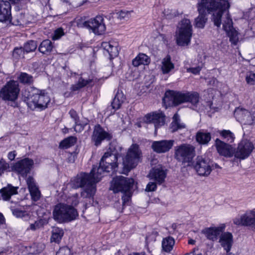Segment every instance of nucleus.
Segmentation results:
<instances>
[{
	"instance_id": "obj_1",
	"label": "nucleus",
	"mask_w": 255,
	"mask_h": 255,
	"mask_svg": "<svg viewBox=\"0 0 255 255\" xmlns=\"http://www.w3.org/2000/svg\"><path fill=\"white\" fill-rule=\"evenodd\" d=\"M96 168L93 167L89 174L81 173L71 180L70 185L72 188L85 187L81 193L83 198L93 197L96 192L95 184L99 181L96 178Z\"/></svg>"
},
{
	"instance_id": "obj_2",
	"label": "nucleus",
	"mask_w": 255,
	"mask_h": 255,
	"mask_svg": "<svg viewBox=\"0 0 255 255\" xmlns=\"http://www.w3.org/2000/svg\"><path fill=\"white\" fill-rule=\"evenodd\" d=\"M199 95L197 92L180 93L173 91L165 92L163 102L168 106H177L182 103L190 102L195 106L199 102Z\"/></svg>"
},
{
	"instance_id": "obj_3",
	"label": "nucleus",
	"mask_w": 255,
	"mask_h": 255,
	"mask_svg": "<svg viewBox=\"0 0 255 255\" xmlns=\"http://www.w3.org/2000/svg\"><path fill=\"white\" fill-rule=\"evenodd\" d=\"M134 180L123 176H117L113 178L111 189L115 193L121 192L123 194L122 197L123 205H128L132 196L131 189L133 186Z\"/></svg>"
},
{
	"instance_id": "obj_4",
	"label": "nucleus",
	"mask_w": 255,
	"mask_h": 255,
	"mask_svg": "<svg viewBox=\"0 0 255 255\" xmlns=\"http://www.w3.org/2000/svg\"><path fill=\"white\" fill-rule=\"evenodd\" d=\"M53 216L55 221L59 223H63L75 220L78 216V214L73 206L59 203L55 206Z\"/></svg>"
},
{
	"instance_id": "obj_5",
	"label": "nucleus",
	"mask_w": 255,
	"mask_h": 255,
	"mask_svg": "<svg viewBox=\"0 0 255 255\" xmlns=\"http://www.w3.org/2000/svg\"><path fill=\"white\" fill-rule=\"evenodd\" d=\"M50 101V98L44 90L33 88L28 98V105L32 109L43 110L47 107Z\"/></svg>"
},
{
	"instance_id": "obj_6",
	"label": "nucleus",
	"mask_w": 255,
	"mask_h": 255,
	"mask_svg": "<svg viewBox=\"0 0 255 255\" xmlns=\"http://www.w3.org/2000/svg\"><path fill=\"white\" fill-rule=\"evenodd\" d=\"M192 25L189 19L184 18L179 23L176 31V42L179 46H187L190 43Z\"/></svg>"
},
{
	"instance_id": "obj_7",
	"label": "nucleus",
	"mask_w": 255,
	"mask_h": 255,
	"mask_svg": "<svg viewBox=\"0 0 255 255\" xmlns=\"http://www.w3.org/2000/svg\"><path fill=\"white\" fill-rule=\"evenodd\" d=\"M118 158L116 155H114L110 153L109 151L105 153L102 157L99 166L96 170V178L100 181L102 177V174L104 172H110L111 171L114 172L116 171L117 167Z\"/></svg>"
},
{
	"instance_id": "obj_8",
	"label": "nucleus",
	"mask_w": 255,
	"mask_h": 255,
	"mask_svg": "<svg viewBox=\"0 0 255 255\" xmlns=\"http://www.w3.org/2000/svg\"><path fill=\"white\" fill-rule=\"evenodd\" d=\"M20 88L18 81L10 80L0 89V99L5 102H14L18 99Z\"/></svg>"
},
{
	"instance_id": "obj_9",
	"label": "nucleus",
	"mask_w": 255,
	"mask_h": 255,
	"mask_svg": "<svg viewBox=\"0 0 255 255\" xmlns=\"http://www.w3.org/2000/svg\"><path fill=\"white\" fill-rule=\"evenodd\" d=\"M195 156V148L190 144H182L175 149V157L183 163L190 162Z\"/></svg>"
},
{
	"instance_id": "obj_10",
	"label": "nucleus",
	"mask_w": 255,
	"mask_h": 255,
	"mask_svg": "<svg viewBox=\"0 0 255 255\" xmlns=\"http://www.w3.org/2000/svg\"><path fill=\"white\" fill-rule=\"evenodd\" d=\"M141 154L139 146L136 144H132L123 161L125 167L128 170L135 167L139 161Z\"/></svg>"
},
{
	"instance_id": "obj_11",
	"label": "nucleus",
	"mask_w": 255,
	"mask_h": 255,
	"mask_svg": "<svg viewBox=\"0 0 255 255\" xmlns=\"http://www.w3.org/2000/svg\"><path fill=\"white\" fill-rule=\"evenodd\" d=\"M194 167L199 175L208 176L211 173L214 166L209 160L198 156L195 159Z\"/></svg>"
},
{
	"instance_id": "obj_12",
	"label": "nucleus",
	"mask_w": 255,
	"mask_h": 255,
	"mask_svg": "<svg viewBox=\"0 0 255 255\" xmlns=\"http://www.w3.org/2000/svg\"><path fill=\"white\" fill-rule=\"evenodd\" d=\"M104 19L101 16H97L94 18H91L83 23L84 27L92 30L97 35H101L106 30V26L104 24Z\"/></svg>"
},
{
	"instance_id": "obj_13",
	"label": "nucleus",
	"mask_w": 255,
	"mask_h": 255,
	"mask_svg": "<svg viewBox=\"0 0 255 255\" xmlns=\"http://www.w3.org/2000/svg\"><path fill=\"white\" fill-rule=\"evenodd\" d=\"M254 149L253 143L247 139L242 140L239 144L234 154L236 158L243 160L248 157Z\"/></svg>"
},
{
	"instance_id": "obj_14",
	"label": "nucleus",
	"mask_w": 255,
	"mask_h": 255,
	"mask_svg": "<svg viewBox=\"0 0 255 255\" xmlns=\"http://www.w3.org/2000/svg\"><path fill=\"white\" fill-rule=\"evenodd\" d=\"M234 223L238 226L250 228H255V211L254 210L247 211L239 218L233 220Z\"/></svg>"
},
{
	"instance_id": "obj_15",
	"label": "nucleus",
	"mask_w": 255,
	"mask_h": 255,
	"mask_svg": "<svg viewBox=\"0 0 255 255\" xmlns=\"http://www.w3.org/2000/svg\"><path fill=\"white\" fill-rule=\"evenodd\" d=\"M112 138L111 134L105 131L100 125H97L94 128L91 140L95 146H98L104 140H109Z\"/></svg>"
},
{
	"instance_id": "obj_16",
	"label": "nucleus",
	"mask_w": 255,
	"mask_h": 255,
	"mask_svg": "<svg viewBox=\"0 0 255 255\" xmlns=\"http://www.w3.org/2000/svg\"><path fill=\"white\" fill-rule=\"evenodd\" d=\"M205 0H198L197 10L199 15L195 19L194 25L196 27L203 28L207 21L206 11L208 12V8L204 4Z\"/></svg>"
},
{
	"instance_id": "obj_17",
	"label": "nucleus",
	"mask_w": 255,
	"mask_h": 255,
	"mask_svg": "<svg viewBox=\"0 0 255 255\" xmlns=\"http://www.w3.org/2000/svg\"><path fill=\"white\" fill-rule=\"evenodd\" d=\"M33 165V161L29 158H24L15 163L13 166V170L22 176H26L31 170Z\"/></svg>"
},
{
	"instance_id": "obj_18",
	"label": "nucleus",
	"mask_w": 255,
	"mask_h": 255,
	"mask_svg": "<svg viewBox=\"0 0 255 255\" xmlns=\"http://www.w3.org/2000/svg\"><path fill=\"white\" fill-rule=\"evenodd\" d=\"M144 120L146 123H153L155 128V133L157 129L165 124V117L162 113H152L145 116Z\"/></svg>"
},
{
	"instance_id": "obj_19",
	"label": "nucleus",
	"mask_w": 255,
	"mask_h": 255,
	"mask_svg": "<svg viewBox=\"0 0 255 255\" xmlns=\"http://www.w3.org/2000/svg\"><path fill=\"white\" fill-rule=\"evenodd\" d=\"M234 116L238 121L244 125H251L253 121L251 113L242 108L239 107L235 109Z\"/></svg>"
},
{
	"instance_id": "obj_20",
	"label": "nucleus",
	"mask_w": 255,
	"mask_h": 255,
	"mask_svg": "<svg viewBox=\"0 0 255 255\" xmlns=\"http://www.w3.org/2000/svg\"><path fill=\"white\" fill-rule=\"evenodd\" d=\"M174 142V140L155 141L152 142L151 148L156 153H165L168 151L172 148Z\"/></svg>"
},
{
	"instance_id": "obj_21",
	"label": "nucleus",
	"mask_w": 255,
	"mask_h": 255,
	"mask_svg": "<svg viewBox=\"0 0 255 255\" xmlns=\"http://www.w3.org/2000/svg\"><path fill=\"white\" fill-rule=\"evenodd\" d=\"M215 146L220 155L226 157H231L234 155V149L232 145L217 138Z\"/></svg>"
},
{
	"instance_id": "obj_22",
	"label": "nucleus",
	"mask_w": 255,
	"mask_h": 255,
	"mask_svg": "<svg viewBox=\"0 0 255 255\" xmlns=\"http://www.w3.org/2000/svg\"><path fill=\"white\" fill-rule=\"evenodd\" d=\"M166 176V171L161 166L152 168L148 175L150 180H153L159 184L164 181Z\"/></svg>"
},
{
	"instance_id": "obj_23",
	"label": "nucleus",
	"mask_w": 255,
	"mask_h": 255,
	"mask_svg": "<svg viewBox=\"0 0 255 255\" xmlns=\"http://www.w3.org/2000/svg\"><path fill=\"white\" fill-rule=\"evenodd\" d=\"M11 18V5L9 2L0 0V21H8Z\"/></svg>"
},
{
	"instance_id": "obj_24",
	"label": "nucleus",
	"mask_w": 255,
	"mask_h": 255,
	"mask_svg": "<svg viewBox=\"0 0 255 255\" xmlns=\"http://www.w3.org/2000/svg\"><path fill=\"white\" fill-rule=\"evenodd\" d=\"M225 226L222 225L218 227H210L204 229L202 231L206 238L212 241L217 240L218 237L224 231Z\"/></svg>"
},
{
	"instance_id": "obj_25",
	"label": "nucleus",
	"mask_w": 255,
	"mask_h": 255,
	"mask_svg": "<svg viewBox=\"0 0 255 255\" xmlns=\"http://www.w3.org/2000/svg\"><path fill=\"white\" fill-rule=\"evenodd\" d=\"M219 243L227 253H229L233 243L232 234L229 232L222 233L220 237Z\"/></svg>"
},
{
	"instance_id": "obj_26",
	"label": "nucleus",
	"mask_w": 255,
	"mask_h": 255,
	"mask_svg": "<svg viewBox=\"0 0 255 255\" xmlns=\"http://www.w3.org/2000/svg\"><path fill=\"white\" fill-rule=\"evenodd\" d=\"M18 187L8 184L0 190L2 198L3 200H8L11 196L17 194Z\"/></svg>"
},
{
	"instance_id": "obj_27",
	"label": "nucleus",
	"mask_w": 255,
	"mask_h": 255,
	"mask_svg": "<svg viewBox=\"0 0 255 255\" xmlns=\"http://www.w3.org/2000/svg\"><path fill=\"white\" fill-rule=\"evenodd\" d=\"M150 62V58L143 53H139L132 61V65L134 67H138L140 65H147Z\"/></svg>"
},
{
	"instance_id": "obj_28",
	"label": "nucleus",
	"mask_w": 255,
	"mask_h": 255,
	"mask_svg": "<svg viewBox=\"0 0 255 255\" xmlns=\"http://www.w3.org/2000/svg\"><path fill=\"white\" fill-rule=\"evenodd\" d=\"M101 47L109 55L111 58L116 57L118 55V50L116 45H114L111 42H103Z\"/></svg>"
},
{
	"instance_id": "obj_29",
	"label": "nucleus",
	"mask_w": 255,
	"mask_h": 255,
	"mask_svg": "<svg viewBox=\"0 0 255 255\" xmlns=\"http://www.w3.org/2000/svg\"><path fill=\"white\" fill-rule=\"evenodd\" d=\"M174 68V65L171 62V57L167 55L162 59L161 65V70L164 74L169 73Z\"/></svg>"
},
{
	"instance_id": "obj_30",
	"label": "nucleus",
	"mask_w": 255,
	"mask_h": 255,
	"mask_svg": "<svg viewBox=\"0 0 255 255\" xmlns=\"http://www.w3.org/2000/svg\"><path fill=\"white\" fill-rule=\"evenodd\" d=\"M196 139L197 141L201 144H207L211 140V135L210 132L203 130H200L196 133Z\"/></svg>"
},
{
	"instance_id": "obj_31",
	"label": "nucleus",
	"mask_w": 255,
	"mask_h": 255,
	"mask_svg": "<svg viewBox=\"0 0 255 255\" xmlns=\"http://www.w3.org/2000/svg\"><path fill=\"white\" fill-rule=\"evenodd\" d=\"M125 100V96L121 91H118L112 103V106L115 110L119 109Z\"/></svg>"
},
{
	"instance_id": "obj_32",
	"label": "nucleus",
	"mask_w": 255,
	"mask_h": 255,
	"mask_svg": "<svg viewBox=\"0 0 255 255\" xmlns=\"http://www.w3.org/2000/svg\"><path fill=\"white\" fill-rule=\"evenodd\" d=\"M175 244L174 239L171 237H167L163 239L162 241V250L166 253L170 252Z\"/></svg>"
},
{
	"instance_id": "obj_33",
	"label": "nucleus",
	"mask_w": 255,
	"mask_h": 255,
	"mask_svg": "<svg viewBox=\"0 0 255 255\" xmlns=\"http://www.w3.org/2000/svg\"><path fill=\"white\" fill-rule=\"evenodd\" d=\"M53 48L52 42L48 40H43L40 44L38 50L40 52L44 54H48L51 52Z\"/></svg>"
},
{
	"instance_id": "obj_34",
	"label": "nucleus",
	"mask_w": 255,
	"mask_h": 255,
	"mask_svg": "<svg viewBox=\"0 0 255 255\" xmlns=\"http://www.w3.org/2000/svg\"><path fill=\"white\" fill-rule=\"evenodd\" d=\"M185 127V125L180 122L179 116L176 113L173 117V121L170 125V128L172 129V131L175 132Z\"/></svg>"
},
{
	"instance_id": "obj_35",
	"label": "nucleus",
	"mask_w": 255,
	"mask_h": 255,
	"mask_svg": "<svg viewBox=\"0 0 255 255\" xmlns=\"http://www.w3.org/2000/svg\"><path fill=\"white\" fill-rule=\"evenodd\" d=\"M64 232L63 230L59 228H54L52 230L51 240L52 242L58 243L61 240Z\"/></svg>"
},
{
	"instance_id": "obj_36",
	"label": "nucleus",
	"mask_w": 255,
	"mask_h": 255,
	"mask_svg": "<svg viewBox=\"0 0 255 255\" xmlns=\"http://www.w3.org/2000/svg\"><path fill=\"white\" fill-rule=\"evenodd\" d=\"M122 149V147H121L116 141H113L110 143L108 151H109L110 154L116 155V156L118 157Z\"/></svg>"
},
{
	"instance_id": "obj_37",
	"label": "nucleus",
	"mask_w": 255,
	"mask_h": 255,
	"mask_svg": "<svg viewBox=\"0 0 255 255\" xmlns=\"http://www.w3.org/2000/svg\"><path fill=\"white\" fill-rule=\"evenodd\" d=\"M77 141V138L70 136L63 140L60 143L59 146L63 148H68L73 145Z\"/></svg>"
},
{
	"instance_id": "obj_38",
	"label": "nucleus",
	"mask_w": 255,
	"mask_h": 255,
	"mask_svg": "<svg viewBox=\"0 0 255 255\" xmlns=\"http://www.w3.org/2000/svg\"><path fill=\"white\" fill-rule=\"evenodd\" d=\"M91 82V80L90 79L85 80L82 77H80L77 83L72 86L71 90L74 91H77L81 88L86 86Z\"/></svg>"
},
{
	"instance_id": "obj_39",
	"label": "nucleus",
	"mask_w": 255,
	"mask_h": 255,
	"mask_svg": "<svg viewBox=\"0 0 255 255\" xmlns=\"http://www.w3.org/2000/svg\"><path fill=\"white\" fill-rule=\"evenodd\" d=\"M219 133L223 139L230 143L233 142L235 139L234 134L229 130H221Z\"/></svg>"
},
{
	"instance_id": "obj_40",
	"label": "nucleus",
	"mask_w": 255,
	"mask_h": 255,
	"mask_svg": "<svg viewBox=\"0 0 255 255\" xmlns=\"http://www.w3.org/2000/svg\"><path fill=\"white\" fill-rule=\"evenodd\" d=\"M19 81L24 84H31L33 82V77L26 73L22 72L18 77Z\"/></svg>"
},
{
	"instance_id": "obj_41",
	"label": "nucleus",
	"mask_w": 255,
	"mask_h": 255,
	"mask_svg": "<svg viewBox=\"0 0 255 255\" xmlns=\"http://www.w3.org/2000/svg\"><path fill=\"white\" fill-rule=\"evenodd\" d=\"M37 46V43L35 41L29 40L24 45L23 50L26 53L32 52L36 49Z\"/></svg>"
},
{
	"instance_id": "obj_42",
	"label": "nucleus",
	"mask_w": 255,
	"mask_h": 255,
	"mask_svg": "<svg viewBox=\"0 0 255 255\" xmlns=\"http://www.w3.org/2000/svg\"><path fill=\"white\" fill-rule=\"evenodd\" d=\"M244 18L249 21L253 22L255 20V8H251L245 12Z\"/></svg>"
},
{
	"instance_id": "obj_43",
	"label": "nucleus",
	"mask_w": 255,
	"mask_h": 255,
	"mask_svg": "<svg viewBox=\"0 0 255 255\" xmlns=\"http://www.w3.org/2000/svg\"><path fill=\"white\" fill-rule=\"evenodd\" d=\"M12 214L17 218L24 217L26 215V212L17 208H14L11 207L10 208Z\"/></svg>"
},
{
	"instance_id": "obj_44",
	"label": "nucleus",
	"mask_w": 255,
	"mask_h": 255,
	"mask_svg": "<svg viewBox=\"0 0 255 255\" xmlns=\"http://www.w3.org/2000/svg\"><path fill=\"white\" fill-rule=\"evenodd\" d=\"M31 196V199L34 201L39 200L41 197V193L38 188L29 191Z\"/></svg>"
},
{
	"instance_id": "obj_45",
	"label": "nucleus",
	"mask_w": 255,
	"mask_h": 255,
	"mask_svg": "<svg viewBox=\"0 0 255 255\" xmlns=\"http://www.w3.org/2000/svg\"><path fill=\"white\" fill-rule=\"evenodd\" d=\"M246 80L247 83L249 84H255V73L251 71L247 72L246 76Z\"/></svg>"
},
{
	"instance_id": "obj_46",
	"label": "nucleus",
	"mask_w": 255,
	"mask_h": 255,
	"mask_svg": "<svg viewBox=\"0 0 255 255\" xmlns=\"http://www.w3.org/2000/svg\"><path fill=\"white\" fill-rule=\"evenodd\" d=\"M9 168V165L4 160H0V175H1L4 172L7 171Z\"/></svg>"
},
{
	"instance_id": "obj_47",
	"label": "nucleus",
	"mask_w": 255,
	"mask_h": 255,
	"mask_svg": "<svg viewBox=\"0 0 255 255\" xmlns=\"http://www.w3.org/2000/svg\"><path fill=\"white\" fill-rule=\"evenodd\" d=\"M26 183L28 186L29 191L38 188L34 179L31 176H29L27 178L26 180Z\"/></svg>"
},
{
	"instance_id": "obj_48",
	"label": "nucleus",
	"mask_w": 255,
	"mask_h": 255,
	"mask_svg": "<svg viewBox=\"0 0 255 255\" xmlns=\"http://www.w3.org/2000/svg\"><path fill=\"white\" fill-rule=\"evenodd\" d=\"M69 114L71 118L74 121L75 124H78V122H80L79 117L77 113L73 109H71L69 112Z\"/></svg>"
},
{
	"instance_id": "obj_49",
	"label": "nucleus",
	"mask_w": 255,
	"mask_h": 255,
	"mask_svg": "<svg viewBox=\"0 0 255 255\" xmlns=\"http://www.w3.org/2000/svg\"><path fill=\"white\" fill-rule=\"evenodd\" d=\"M23 54L22 48H15L14 49L12 56L15 59L19 58Z\"/></svg>"
},
{
	"instance_id": "obj_50",
	"label": "nucleus",
	"mask_w": 255,
	"mask_h": 255,
	"mask_svg": "<svg viewBox=\"0 0 255 255\" xmlns=\"http://www.w3.org/2000/svg\"><path fill=\"white\" fill-rule=\"evenodd\" d=\"M64 35V32L62 28L56 29L52 36L53 40H57Z\"/></svg>"
},
{
	"instance_id": "obj_51",
	"label": "nucleus",
	"mask_w": 255,
	"mask_h": 255,
	"mask_svg": "<svg viewBox=\"0 0 255 255\" xmlns=\"http://www.w3.org/2000/svg\"><path fill=\"white\" fill-rule=\"evenodd\" d=\"M42 226L41 222L40 221H36L33 224H31L27 230L35 231L39 229Z\"/></svg>"
},
{
	"instance_id": "obj_52",
	"label": "nucleus",
	"mask_w": 255,
	"mask_h": 255,
	"mask_svg": "<svg viewBox=\"0 0 255 255\" xmlns=\"http://www.w3.org/2000/svg\"><path fill=\"white\" fill-rule=\"evenodd\" d=\"M87 124V123H81L80 122H78V124H75L74 130L76 132H81L84 129Z\"/></svg>"
},
{
	"instance_id": "obj_53",
	"label": "nucleus",
	"mask_w": 255,
	"mask_h": 255,
	"mask_svg": "<svg viewBox=\"0 0 255 255\" xmlns=\"http://www.w3.org/2000/svg\"><path fill=\"white\" fill-rule=\"evenodd\" d=\"M70 251L67 247H64L59 249L56 253V255H70Z\"/></svg>"
},
{
	"instance_id": "obj_54",
	"label": "nucleus",
	"mask_w": 255,
	"mask_h": 255,
	"mask_svg": "<svg viewBox=\"0 0 255 255\" xmlns=\"http://www.w3.org/2000/svg\"><path fill=\"white\" fill-rule=\"evenodd\" d=\"M157 188L156 183L154 182H149L146 187V191L150 192L156 190Z\"/></svg>"
},
{
	"instance_id": "obj_55",
	"label": "nucleus",
	"mask_w": 255,
	"mask_h": 255,
	"mask_svg": "<svg viewBox=\"0 0 255 255\" xmlns=\"http://www.w3.org/2000/svg\"><path fill=\"white\" fill-rule=\"evenodd\" d=\"M201 70V67L197 66L194 68H189L187 69V72H191L194 74H198Z\"/></svg>"
},
{
	"instance_id": "obj_56",
	"label": "nucleus",
	"mask_w": 255,
	"mask_h": 255,
	"mask_svg": "<svg viewBox=\"0 0 255 255\" xmlns=\"http://www.w3.org/2000/svg\"><path fill=\"white\" fill-rule=\"evenodd\" d=\"M128 12H125V11L122 10L119 12L118 17L120 19H122L126 18L127 17L128 18Z\"/></svg>"
},
{
	"instance_id": "obj_57",
	"label": "nucleus",
	"mask_w": 255,
	"mask_h": 255,
	"mask_svg": "<svg viewBox=\"0 0 255 255\" xmlns=\"http://www.w3.org/2000/svg\"><path fill=\"white\" fill-rule=\"evenodd\" d=\"M16 155V153L15 151H13L9 152L8 153L7 157L9 160L12 161L14 159Z\"/></svg>"
},
{
	"instance_id": "obj_58",
	"label": "nucleus",
	"mask_w": 255,
	"mask_h": 255,
	"mask_svg": "<svg viewBox=\"0 0 255 255\" xmlns=\"http://www.w3.org/2000/svg\"><path fill=\"white\" fill-rule=\"evenodd\" d=\"M218 83L217 80L214 78L211 79V80L208 82V84L212 86H216L217 83Z\"/></svg>"
},
{
	"instance_id": "obj_59",
	"label": "nucleus",
	"mask_w": 255,
	"mask_h": 255,
	"mask_svg": "<svg viewBox=\"0 0 255 255\" xmlns=\"http://www.w3.org/2000/svg\"><path fill=\"white\" fill-rule=\"evenodd\" d=\"M79 203V201L77 200L76 197H73L72 200V204L74 206H76Z\"/></svg>"
},
{
	"instance_id": "obj_60",
	"label": "nucleus",
	"mask_w": 255,
	"mask_h": 255,
	"mask_svg": "<svg viewBox=\"0 0 255 255\" xmlns=\"http://www.w3.org/2000/svg\"><path fill=\"white\" fill-rule=\"evenodd\" d=\"M195 243V241L192 239L189 240L188 243L191 245H194Z\"/></svg>"
},
{
	"instance_id": "obj_61",
	"label": "nucleus",
	"mask_w": 255,
	"mask_h": 255,
	"mask_svg": "<svg viewBox=\"0 0 255 255\" xmlns=\"http://www.w3.org/2000/svg\"><path fill=\"white\" fill-rule=\"evenodd\" d=\"M3 220V216L2 214L0 213V223H1Z\"/></svg>"
},
{
	"instance_id": "obj_62",
	"label": "nucleus",
	"mask_w": 255,
	"mask_h": 255,
	"mask_svg": "<svg viewBox=\"0 0 255 255\" xmlns=\"http://www.w3.org/2000/svg\"><path fill=\"white\" fill-rule=\"evenodd\" d=\"M4 254L3 250L0 249V255H3Z\"/></svg>"
},
{
	"instance_id": "obj_63",
	"label": "nucleus",
	"mask_w": 255,
	"mask_h": 255,
	"mask_svg": "<svg viewBox=\"0 0 255 255\" xmlns=\"http://www.w3.org/2000/svg\"><path fill=\"white\" fill-rule=\"evenodd\" d=\"M219 166L218 164H215V168H219Z\"/></svg>"
},
{
	"instance_id": "obj_64",
	"label": "nucleus",
	"mask_w": 255,
	"mask_h": 255,
	"mask_svg": "<svg viewBox=\"0 0 255 255\" xmlns=\"http://www.w3.org/2000/svg\"><path fill=\"white\" fill-rule=\"evenodd\" d=\"M227 255H235L234 254H233L231 253H227Z\"/></svg>"
}]
</instances>
